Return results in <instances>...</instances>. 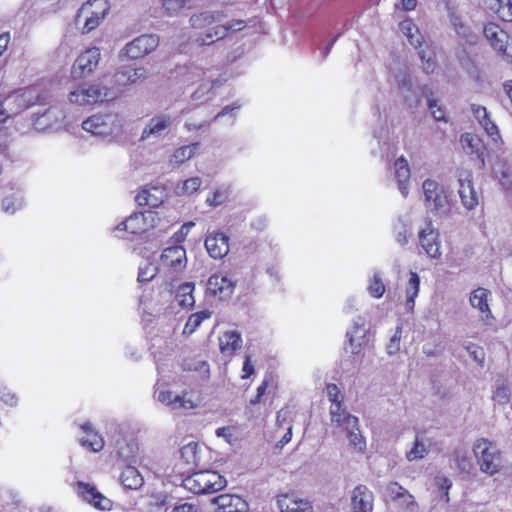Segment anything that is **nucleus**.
<instances>
[{
	"label": "nucleus",
	"mask_w": 512,
	"mask_h": 512,
	"mask_svg": "<svg viewBox=\"0 0 512 512\" xmlns=\"http://www.w3.org/2000/svg\"><path fill=\"white\" fill-rule=\"evenodd\" d=\"M211 315L212 312L209 310H202L191 314L183 328L182 334L185 336L192 335L196 331V329L201 325V323L204 320L209 319Z\"/></svg>",
	"instance_id": "46"
},
{
	"label": "nucleus",
	"mask_w": 512,
	"mask_h": 512,
	"mask_svg": "<svg viewBox=\"0 0 512 512\" xmlns=\"http://www.w3.org/2000/svg\"><path fill=\"white\" fill-rule=\"evenodd\" d=\"M383 495L405 512H418L419 506L414 496L397 482L388 483L384 488Z\"/></svg>",
	"instance_id": "11"
},
{
	"label": "nucleus",
	"mask_w": 512,
	"mask_h": 512,
	"mask_svg": "<svg viewBox=\"0 0 512 512\" xmlns=\"http://www.w3.org/2000/svg\"><path fill=\"white\" fill-rule=\"evenodd\" d=\"M159 224L160 217L158 212L154 210L134 212L114 228V233L120 238H125L121 234L124 232L132 235H142L156 228Z\"/></svg>",
	"instance_id": "3"
},
{
	"label": "nucleus",
	"mask_w": 512,
	"mask_h": 512,
	"mask_svg": "<svg viewBox=\"0 0 512 512\" xmlns=\"http://www.w3.org/2000/svg\"><path fill=\"white\" fill-rule=\"evenodd\" d=\"M194 289L195 285L192 282L183 283L178 287L175 299L179 306H181L182 308H192L194 306Z\"/></svg>",
	"instance_id": "43"
},
{
	"label": "nucleus",
	"mask_w": 512,
	"mask_h": 512,
	"mask_svg": "<svg viewBox=\"0 0 512 512\" xmlns=\"http://www.w3.org/2000/svg\"><path fill=\"white\" fill-rule=\"evenodd\" d=\"M427 209L440 217L450 212V203L444 190L433 180L427 179L422 185Z\"/></svg>",
	"instance_id": "7"
},
{
	"label": "nucleus",
	"mask_w": 512,
	"mask_h": 512,
	"mask_svg": "<svg viewBox=\"0 0 512 512\" xmlns=\"http://www.w3.org/2000/svg\"><path fill=\"white\" fill-rule=\"evenodd\" d=\"M241 107V104L238 102L233 103L232 105L225 106L219 113H217L214 117V121H217L224 116H229V125H233L236 120L235 111Z\"/></svg>",
	"instance_id": "60"
},
{
	"label": "nucleus",
	"mask_w": 512,
	"mask_h": 512,
	"mask_svg": "<svg viewBox=\"0 0 512 512\" xmlns=\"http://www.w3.org/2000/svg\"><path fill=\"white\" fill-rule=\"evenodd\" d=\"M121 483L126 489L136 490L139 489L143 483L144 478L137 468L128 464L121 473Z\"/></svg>",
	"instance_id": "39"
},
{
	"label": "nucleus",
	"mask_w": 512,
	"mask_h": 512,
	"mask_svg": "<svg viewBox=\"0 0 512 512\" xmlns=\"http://www.w3.org/2000/svg\"><path fill=\"white\" fill-rule=\"evenodd\" d=\"M155 398L172 410H191L198 406V401L191 392L174 394L171 391H156Z\"/></svg>",
	"instance_id": "13"
},
{
	"label": "nucleus",
	"mask_w": 512,
	"mask_h": 512,
	"mask_svg": "<svg viewBox=\"0 0 512 512\" xmlns=\"http://www.w3.org/2000/svg\"><path fill=\"white\" fill-rule=\"evenodd\" d=\"M160 259L164 266L180 272L187 264L186 250L182 246L167 247L163 250Z\"/></svg>",
	"instance_id": "24"
},
{
	"label": "nucleus",
	"mask_w": 512,
	"mask_h": 512,
	"mask_svg": "<svg viewBox=\"0 0 512 512\" xmlns=\"http://www.w3.org/2000/svg\"><path fill=\"white\" fill-rule=\"evenodd\" d=\"M208 254L214 259H222L229 253V237L219 231L209 233L205 239Z\"/></svg>",
	"instance_id": "22"
},
{
	"label": "nucleus",
	"mask_w": 512,
	"mask_h": 512,
	"mask_svg": "<svg viewBox=\"0 0 512 512\" xmlns=\"http://www.w3.org/2000/svg\"><path fill=\"white\" fill-rule=\"evenodd\" d=\"M64 119V112L58 106L39 109L33 113L32 125L39 132L46 131Z\"/></svg>",
	"instance_id": "17"
},
{
	"label": "nucleus",
	"mask_w": 512,
	"mask_h": 512,
	"mask_svg": "<svg viewBox=\"0 0 512 512\" xmlns=\"http://www.w3.org/2000/svg\"><path fill=\"white\" fill-rule=\"evenodd\" d=\"M198 148L199 143H192L179 147L174 151L171 161L177 165L183 164L195 155Z\"/></svg>",
	"instance_id": "48"
},
{
	"label": "nucleus",
	"mask_w": 512,
	"mask_h": 512,
	"mask_svg": "<svg viewBox=\"0 0 512 512\" xmlns=\"http://www.w3.org/2000/svg\"><path fill=\"white\" fill-rule=\"evenodd\" d=\"M207 72L197 64H189L178 69L180 81L183 84H194L205 79Z\"/></svg>",
	"instance_id": "38"
},
{
	"label": "nucleus",
	"mask_w": 512,
	"mask_h": 512,
	"mask_svg": "<svg viewBox=\"0 0 512 512\" xmlns=\"http://www.w3.org/2000/svg\"><path fill=\"white\" fill-rule=\"evenodd\" d=\"M277 507L281 512H312L309 500L299 499L293 495L284 494L277 498Z\"/></svg>",
	"instance_id": "29"
},
{
	"label": "nucleus",
	"mask_w": 512,
	"mask_h": 512,
	"mask_svg": "<svg viewBox=\"0 0 512 512\" xmlns=\"http://www.w3.org/2000/svg\"><path fill=\"white\" fill-rule=\"evenodd\" d=\"M460 142L463 149L469 153L474 154L484 164L485 145L481 138L472 133H464L460 137Z\"/></svg>",
	"instance_id": "35"
},
{
	"label": "nucleus",
	"mask_w": 512,
	"mask_h": 512,
	"mask_svg": "<svg viewBox=\"0 0 512 512\" xmlns=\"http://www.w3.org/2000/svg\"><path fill=\"white\" fill-rule=\"evenodd\" d=\"M461 203L467 210H473L478 205V196L474 189L471 174L467 173L465 176L459 177V190H458Z\"/></svg>",
	"instance_id": "27"
},
{
	"label": "nucleus",
	"mask_w": 512,
	"mask_h": 512,
	"mask_svg": "<svg viewBox=\"0 0 512 512\" xmlns=\"http://www.w3.org/2000/svg\"><path fill=\"white\" fill-rule=\"evenodd\" d=\"M435 484L438 487V489L441 491L440 499L444 501L445 503H448L449 498V489L452 486V481L444 476V475H438L435 478Z\"/></svg>",
	"instance_id": "57"
},
{
	"label": "nucleus",
	"mask_w": 512,
	"mask_h": 512,
	"mask_svg": "<svg viewBox=\"0 0 512 512\" xmlns=\"http://www.w3.org/2000/svg\"><path fill=\"white\" fill-rule=\"evenodd\" d=\"M418 237L420 246L430 258L437 259L441 256L439 233L431 223L419 231Z\"/></svg>",
	"instance_id": "21"
},
{
	"label": "nucleus",
	"mask_w": 512,
	"mask_h": 512,
	"mask_svg": "<svg viewBox=\"0 0 512 512\" xmlns=\"http://www.w3.org/2000/svg\"><path fill=\"white\" fill-rule=\"evenodd\" d=\"M367 290L369 294L376 299L381 298L385 293V285L383 283L380 272L375 271L369 279Z\"/></svg>",
	"instance_id": "51"
},
{
	"label": "nucleus",
	"mask_w": 512,
	"mask_h": 512,
	"mask_svg": "<svg viewBox=\"0 0 512 512\" xmlns=\"http://www.w3.org/2000/svg\"><path fill=\"white\" fill-rule=\"evenodd\" d=\"M483 4L504 21H512V3L510 0H483Z\"/></svg>",
	"instance_id": "42"
},
{
	"label": "nucleus",
	"mask_w": 512,
	"mask_h": 512,
	"mask_svg": "<svg viewBox=\"0 0 512 512\" xmlns=\"http://www.w3.org/2000/svg\"><path fill=\"white\" fill-rule=\"evenodd\" d=\"M191 0H163L162 7L168 16H176L188 7Z\"/></svg>",
	"instance_id": "53"
},
{
	"label": "nucleus",
	"mask_w": 512,
	"mask_h": 512,
	"mask_svg": "<svg viewBox=\"0 0 512 512\" xmlns=\"http://www.w3.org/2000/svg\"><path fill=\"white\" fill-rule=\"evenodd\" d=\"M226 479L213 470H199L184 479V487L194 494L215 493L226 486Z\"/></svg>",
	"instance_id": "4"
},
{
	"label": "nucleus",
	"mask_w": 512,
	"mask_h": 512,
	"mask_svg": "<svg viewBox=\"0 0 512 512\" xmlns=\"http://www.w3.org/2000/svg\"><path fill=\"white\" fill-rule=\"evenodd\" d=\"M329 413L332 425L341 428L344 431L353 427L355 428L359 422L358 418L351 415L344 406L330 407Z\"/></svg>",
	"instance_id": "33"
},
{
	"label": "nucleus",
	"mask_w": 512,
	"mask_h": 512,
	"mask_svg": "<svg viewBox=\"0 0 512 512\" xmlns=\"http://www.w3.org/2000/svg\"><path fill=\"white\" fill-rule=\"evenodd\" d=\"M428 109L436 121H446L445 112L436 99L428 97Z\"/></svg>",
	"instance_id": "62"
},
{
	"label": "nucleus",
	"mask_w": 512,
	"mask_h": 512,
	"mask_svg": "<svg viewBox=\"0 0 512 512\" xmlns=\"http://www.w3.org/2000/svg\"><path fill=\"white\" fill-rule=\"evenodd\" d=\"M101 59L100 49L91 47L82 52L72 66V74L76 78L90 76L97 68Z\"/></svg>",
	"instance_id": "14"
},
{
	"label": "nucleus",
	"mask_w": 512,
	"mask_h": 512,
	"mask_svg": "<svg viewBox=\"0 0 512 512\" xmlns=\"http://www.w3.org/2000/svg\"><path fill=\"white\" fill-rule=\"evenodd\" d=\"M401 33L407 38L409 43L415 48H421L423 36L418 27L410 19H405L399 24Z\"/></svg>",
	"instance_id": "41"
},
{
	"label": "nucleus",
	"mask_w": 512,
	"mask_h": 512,
	"mask_svg": "<svg viewBox=\"0 0 512 512\" xmlns=\"http://www.w3.org/2000/svg\"><path fill=\"white\" fill-rule=\"evenodd\" d=\"M420 291V277L414 272L410 271L409 279L405 286V309L412 312L415 307V299L418 297Z\"/></svg>",
	"instance_id": "37"
},
{
	"label": "nucleus",
	"mask_w": 512,
	"mask_h": 512,
	"mask_svg": "<svg viewBox=\"0 0 512 512\" xmlns=\"http://www.w3.org/2000/svg\"><path fill=\"white\" fill-rule=\"evenodd\" d=\"M208 454L207 448L196 442H189L180 449V458L188 470L202 467Z\"/></svg>",
	"instance_id": "18"
},
{
	"label": "nucleus",
	"mask_w": 512,
	"mask_h": 512,
	"mask_svg": "<svg viewBox=\"0 0 512 512\" xmlns=\"http://www.w3.org/2000/svg\"><path fill=\"white\" fill-rule=\"evenodd\" d=\"M120 95V90L110 87L104 82L83 83L68 94L71 103L77 105H93L105 101H113Z\"/></svg>",
	"instance_id": "1"
},
{
	"label": "nucleus",
	"mask_w": 512,
	"mask_h": 512,
	"mask_svg": "<svg viewBox=\"0 0 512 512\" xmlns=\"http://www.w3.org/2000/svg\"><path fill=\"white\" fill-rule=\"evenodd\" d=\"M24 202L21 197L11 195L7 196L2 200V210L6 213L13 214L17 210L21 209Z\"/></svg>",
	"instance_id": "55"
},
{
	"label": "nucleus",
	"mask_w": 512,
	"mask_h": 512,
	"mask_svg": "<svg viewBox=\"0 0 512 512\" xmlns=\"http://www.w3.org/2000/svg\"><path fill=\"white\" fill-rule=\"evenodd\" d=\"M146 77L147 71L144 67L123 66L113 76V87L119 90V87L134 84Z\"/></svg>",
	"instance_id": "23"
},
{
	"label": "nucleus",
	"mask_w": 512,
	"mask_h": 512,
	"mask_svg": "<svg viewBox=\"0 0 512 512\" xmlns=\"http://www.w3.org/2000/svg\"><path fill=\"white\" fill-rule=\"evenodd\" d=\"M158 45L159 37L157 35L144 34L127 43L123 53L130 59H137L151 53Z\"/></svg>",
	"instance_id": "15"
},
{
	"label": "nucleus",
	"mask_w": 512,
	"mask_h": 512,
	"mask_svg": "<svg viewBox=\"0 0 512 512\" xmlns=\"http://www.w3.org/2000/svg\"><path fill=\"white\" fill-rule=\"evenodd\" d=\"M228 196H229L228 188L219 187L213 192L212 196L207 198L206 202L210 206L216 207V206L223 204L228 199Z\"/></svg>",
	"instance_id": "59"
},
{
	"label": "nucleus",
	"mask_w": 512,
	"mask_h": 512,
	"mask_svg": "<svg viewBox=\"0 0 512 512\" xmlns=\"http://www.w3.org/2000/svg\"><path fill=\"white\" fill-rule=\"evenodd\" d=\"M156 274L157 266L154 263L145 260L139 266L138 281L142 283L149 282L155 277Z\"/></svg>",
	"instance_id": "54"
},
{
	"label": "nucleus",
	"mask_w": 512,
	"mask_h": 512,
	"mask_svg": "<svg viewBox=\"0 0 512 512\" xmlns=\"http://www.w3.org/2000/svg\"><path fill=\"white\" fill-rule=\"evenodd\" d=\"M327 397L331 402L330 407L343 406L344 396L336 384H328L326 387Z\"/></svg>",
	"instance_id": "58"
},
{
	"label": "nucleus",
	"mask_w": 512,
	"mask_h": 512,
	"mask_svg": "<svg viewBox=\"0 0 512 512\" xmlns=\"http://www.w3.org/2000/svg\"><path fill=\"white\" fill-rule=\"evenodd\" d=\"M241 333L236 330H228L219 336V350L224 356H232L242 348Z\"/></svg>",
	"instance_id": "31"
},
{
	"label": "nucleus",
	"mask_w": 512,
	"mask_h": 512,
	"mask_svg": "<svg viewBox=\"0 0 512 512\" xmlns=\"http://www.w3.org/2000/svg\"><path fill=\"white\" fill-rule=\"evenodd\" d=\"M511 393V387L508 383L501 382L497 383L495 390L493 391V400L503 404L509 401Z\"/></svg>",
	"instance_id": "56"
},
{
	"label": "nucleus",
	"mask_w": 512,
	"mask_h": 512,
	"mask_svg": "<svg viewBox=\"0 0 512 512\" xmlns=\"http://www.w3.org/2000/svg\"><path fill=\"white\" fill-rule=\"evenodd\" d=\"M137 447L135 444H126V447H120L117 451V455L129 463H137L135 451Z\"/></svg>",
	"instance_id": "61"
},
{
	"label": "nucleus",
	"mask_w": 512,
	"mask_h": 512,
	"mask_svg": "<svg viewBox=\"0 0 512 512\" xmlns=\"http://www.w3.org/2000/svg\"><path fill=\"white\" fill-rule=\"evenodd\" d=\"M473 452L483 473L494 475L501 468V452L491 441L477 439L473 444Z\"/></svg>",
	"instance_id": "6"
},
{
	"label": "nucleus",
	"mask_w": 512,
	"mask_h": 512,
	"mask_svg": "<svg viewBox=\"0 0 512 512\" xmlns=\"http://www.w3.org/2000/svg\"><path fill=\"white\" fill-rule=\"evenodd\" d=\"M483 33L491 48L508 63H512V45L508 33L498 24L488 23Z\"/></svg>",
	"instance_id": "8"
},
{
	"label": "nucleus",
	"mask_w": 512,
	"mask_h": 512,
	"mask_svg": "<svg viewBox=\"0 0 512 512\" xmlns=\"http://www.w3.org/2000/svg\"><path fill=\"white\" fill-rule=\"evenodd\" d=\"M235 290V281L226 274H213L207 281V292L220 300L229 299Z\"/></svg>",
	"instance_id": "19"
},
{
	"label": "nucleus",
	"mask_w": 512,
	"mask_h": 512,
	"mask_svg": "<svg viewBox=\"0 0 512 512\" xmlns=\"http://www.w3.org/2000/svg\"><path fill=\"white\" fill-rule=\"evenodd\" d=\"M412 228L405 221H398L394 226L395 239L397 243L404 246L408 243L409 236L411 235Z\"/></svg>",
	"instance_id": "52"
},
{
	"label": "nucleus",
	"mask_w": 512,
	"mask_h": 512,
	"mask_svg": "<svg viewBox=\"0 0 512 512\" xmlns=\"http://www.w3.org/2000/svg\"><path fill=\"white\" fill-rule=\"evenodd\" d=\"M393 174L401 195L403 197H407L409 194L410 167L404 156L395 160L393 165Z\"/></svg>",
	"instance_id": "28"
},
{
	"label": "nucleus",
	"mask_w": 512,
	"mask_h": 512,
	"mask_svg": "<svg viewBox=\"0 0 512 512\" xmlns=\"http://www.w3.org/2000/svg\"><path fill=\"white\" fill-rule=\"evenodd\" d=\"M172 123L173 120L169 115H155L145 125L141 134V140L163 139L168 135Z\"/></svg>",
	"instance_id": "16"
},
{
	"label": "nucleus",
	"mask_w": 512,
	"mask_h": 512,
	"mask_svg": "<svg viewBox=\"0 0 512 512\" xmlns=\"http://www.w3.org/2000/svg\"><path fill=\"white\" fill-rule=\"evenodd\" d=\"M452 461L460 473L469 475L473 469V463L469 453L464 448H456L452 453Z\"/></svg>",
	"instance_id": "44"
},
{
	"label": "nucleus",
	"mask_w": 512,
	"mask_h": 512,
	"mask_svg": "<svg viewBox=\"0 0 512 512\" xmlns=\"http://www.w3.org/2000/svg\"><path fill=\"white\" fill-rule=\"evenodd\" d=\"M213 503L222 512H246L248 510L246 501L238 495L222 494L215 497Z\"/></svg>",
	"instance_id": "32"
},
{
	"label": "nucleus",
	"mask_w": 512,
	"mask_h": 512,
	"mask_svg": "<svg viewBox=\"0 0 512 512\" xmlns=\"http://www.w3.org/2000/svg\"><path fill=\"white\" fill-rule=\"evenodd\" d=\"M394 80L406 105L409 108H417L420 105L421 96L413 84L409 69L407 67L399 69L394 75Z\"/></svg>",
	"instance_id": "9"
},
{
	"label": "nucleus",
	"mask_w": 512,
	"mask_h": 512,
	"mask_svg": "<svg viewBox=\"0 0 512 512\" xmlns=\"http://www.w3.org/2000/svg\"><path fill=\"white\" fill-rule=\"evenodd\" d=\"M374 495L365 485L356 486L351 495V506L354 512H372Z\"/></svg>",
	"instance_id": "25"
},
{
	"label": "nucleus",
	"mask_w": 512,
	"mask_h": 512,
	"mask_svg": "<svg viewBox=\"0 0 512 512\" xmlns=\"http://www.w3.org/2000/svg\"><path fill=\"white\" fill-rule=\"evenodd\" d=\"M124 127L123 117L115 111L98 112L82 122V129L93 136H118Z\"/></svg>",
	"instance_id": "2"
},
{
	"label": "nucleus",
	"mask_w": 512,
	"mask_h": 512,
	"mask_svg": "<svg viewBox=\"0 0 512 512\" xmlns=\"http://www.w3.org/2000/svg\"><path fill=\"white\" fill-rule=\"evenodd\" d=\"M220 85L217 80H212L210 77L204 80L198 88L192 93L191 99L197 103H201L207 99L209 92L216 86Z\"/></svg>",
	"instance_id": "50"
},
{
	"label": "nucleus",
	"mask_w": 512,
	"mask_h": 512,
	"mask_svg": "<svg viewBox=\"0 0 512 512\" xmlns=\"http://www.w3.org/2000/svg\"><path fill=\"white\" fill-rule=\"evenodd\" d=\"M77 495L87 504L100 511H109L113 507V502L105 495L100 493L95 486L78 481L76 484Z\"/></svg>",
	"instance_id": "12"
},
{
	"label": "nucleus",
	"mask_w": 512,
	"mask_h": 512,
	"mask_svg": "<svg viewBox=\"0 0 512 512\" xmlns=\"http://www.w3.org/2000/svg\"><path fill=\"white\" fill-rule=\"evenodd\" d=\"M109 9L108 0H88L79 9L76 24L82 25L83 33H89L100 25Z\"/></svg>",
	"instance_id": "5"
},
{
	"label": "nucleus",
	"mask_w": 512,
	"mask_h": 512,
	"mask_svg": "<svg viewBox=\"0 0 512 512\" xmlns=\"http://www.w3.org/2000/svg\"><path fill=\"white\" fill-rule=\"evenodd\" d=\"M246 27V22L244 20H231L227 21L225 24H217L212 26L210 30L205 33H200L195 41L199 45H211L216 41L224 39L229 32H238L243 30Z\"/></svg>",
	"instance_id": "10"
},
{
	"label": "nucleus",
	"mask_w": 512,
	"mask_h": 512,
	"mask_svg": "<svg viewBox=\"0 0 512 512\" xmlns=\"http://www.w3.org/2000/svg\"><path fill=\"white\" fill-rule=\"evenodd\" d=\"M367 328L363 321H355L347 331L348 346L352 354H359L366 342Z\"/></svg>",
	"instance_id": "34"
},
{
	"label": "nucleus",
	"mask_w": 512,
	"mask_h": 512,
	"mask_svg": "<svg viewBox=\"0 0 512 512\" xmlns=\"http://www.w3.org/2000/svg\"><path fill=\"white\" fill-rule=\"evenodd\" d=\"M0 400L11 407L16 406L18 403V397L16 394L6 387L0 389Z\"/></svg>",
	"instance_id": "64"
},
{
	"label": "nucleus",
	"mask_w": 512,
	"mask_h": 512,
	"mask_svg": "<svg viewBox=\"0 0 512 512\" xmlns=\"http://www.w3.org/2000/svg\"><path fill=\"white\" fill-rule=\"evenodd\" d=\"M166 197V192L160 186H148L143 188L135 197L139 206H149L150 208L159 207Z\"/></svg>",
	"instance_id": "26"
},
{
	"label": "nucleus",
	"mask_w": 512,
	"mask_h": 512,
	"mask_svg": "<svg viewBox=\"0 0 512 512\" xmlns=\"http://www.w3.org/2000/svg\"><path fill=\"white\" fill-rule=\"evenodd\" d=\"M488 136H490L493 141H497L500 138L499 130L497 125L490 119V117L486 118L484 121L479 123Z\"/></svg>",
	"instance_id": "63"
},
{
	"label": "nucleus",
	"mask_w": 512,
	"mask_h": 512,
	"mask_svg": "<svg viewBox=\"0 0 512 512\" xmlns=\"http://www.w3.org/2000/svg\"><path fill=\"white\" fill-rule=\"evenodd\" d=\"M79 443L93 452H99L104 447L103 438L94 430L89 422L80 425Z\"/></svg>",
	"instance_id": "30"
},
{
	"label": "nucleus",
	"mask_w": 512,
	"mask_h": 512,
	"mask_svg": "<svg viewBox=\"0 0 512 512\" xmlns=\"http://www.w3.org/2000/svg\"><path fill=\"white\" fill-rule=\"evenodd\" d=\"M201 184L202 180L200 177H191L178 182L174 188V192L178 196H189L197 192L201 187Z\"/></svg>",
	"instance_id": "47"
},
{
	"label": "nucleus",
	"mask_w": 512,
	"mask_h": 512,
	"mask_svg": "<svg viewBox=\"0 0 512 512\" xmlns=\"http://www.w3.org/2000/svg\"><path fill=\"white\" fill-rule=\"evenodd\" d=\"M222 20V14L220 12L204 11L198 14H194L190 18L191 26L194 29H205V32L210 30L212 27L220 23Z\"/></svg>",
	"instance_id": "36"
},
{
	"label": "nucleus",
	"mask_w": 512,
	"mask_h": 512,
	"mask_svg": "<svg viewBox=\"0 0 512 512\" xmlns=\"http://www.w3.org/2000/svg\"><path fill=\"white\" fill-rule=\"evenodd\" d=\"M429 445L428 439L417 434L411 449L406 452V459L409 462L423 459L429 453Z\"/></svg>",
	"instance_id": "40"
},
{
	"label": "nucleus",
	"mask_w": 512,
	"mask_h": 512,
	"mask_svg": "<svg viewBox=\"0 0 512 512\" xmlns=\"http://www.w3.org/2000/svg\"><path fill=\"white\" fill-rule=\"evenodd\" d=\"M346 436L349 441V445L352 446L358 452H364L366 449V441L359 429V423L357 426L351 429H347Z\"/></svg>",
	"instance_id": "49"
},
{
	"label": "nucleus",
	"mask_w": 512,
	"mask_h": 512,
	"mask_svg": "<svg viewBox=\"0 0 512 512\" xmlns=\"http://www.w3.org/2000/svg\"><path fill=\"white\" fill-rule=\"evenodd\" d=\"M493 173L500 183L507 187L512 176V164L506 159H500L494 164Z\"/></svg>",
	"instance_id": "45"
},
{
	"label": "nucleus",
	"mask_w": 512,
	"mask_h": 512,
	"mask_svg": "<svg viewBox=\"0 0 512 512\" xmlns=\"http://www.w3.org/2000/svg\"><path fill=\"white\" fill-rule=\"evenodd\" d=\"M493 296L490 290L478 287L472 290L469 294V303L472 308L477 309L481 314L483 320H492L494 316L490 309V303L492 302Z\"/></svg>",
	"instance_id": "20"
}]
</instances>
